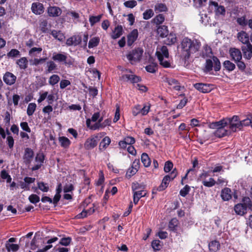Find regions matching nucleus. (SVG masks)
<instances>
[{"instance_id": "nucleus-23", "label": "nucleus", "mask_w": 252, "mask_h": 252, "mask_svg": "<svg viewBox=\"0 0 252 252\" xmlns=\"http://www.w3.org/2000/svg\"><path fill=\"white\" fill-rule=\"evenodd\" d=\"M221 197L223 201H228L232 197L231 190L228 188L222 189L221 191Z\"/></svg>"}, {"instance_id": "nucleus-13", "label": "nucleus", "mask_w": 252, "mask_h": 252, "mask_svg": "<svg viewBox=\"0 0 252 252\" xmlns=\"http://www.w3.org/2000/svg\"><path fill=\"white\" fill-rule=\"evenodd\" d=\"M229 53L232 59L235 62L242 60V53L239 49L235 48H231L229 49Z\"/></svg>"}, {"instance_id": "nucleus-21", "label": "nucleus", "mask_w": 252, "mask_h": 252, "mask_svg": "<svg viewBox=\"0 0 252 252\" xmlns=\"http://www.w3.org/2000/svg\"><path fill=\"white\" fill-rule=\"evenodd\" d=\"M123 33V27L121 25L117 26L113 31L111 37L113 39L120 37Z\"/></svg>"}, {"instance_id": "nucleus-50", "label": "nucleus", "mask_w": 252, "mask_h": 252, "mask_svg": "<svg viewBox=\"0 0 252 252\" xmlns=\"http://www.w3.org/2000/svg\"><path fill=\"white\" fill-rule=\"evenodd\" d=\"M243 205L246 206V208L251 209L252 203L251 199L249 197H244L242 200Z\"/></svg>"}, {"instance_id": "nucleus-14", "label": "nucleus", "mask_w": 252, "mask_h": 252, "mask_svg": "<svg viewBox=\"0 0 252 252\" xmlns=\"http://www.w3.org/2000/svg\"><path fill=\"white\" fill-rule=\"evenodd\" d=\"M138 36V32L137 29L132 30L127 35V44L129 46H131L136 40Z\"/></svg>"}, {"instance_id": "nucleus-22", "label": "nucleus", "mask_w": 252, "mask_h": 252, "mask_svg": "<svg viewBox=\"0 0 252 252\" xmlns=\"http://www.w3.org/2000/svg\"><path fill=\"white\" fill-rule=\"evenodd\" d=\"M166 82L168 84L170 87L176 91H180L181 86L179 83L175 79L173 78H166Z\"/></svg>"}, {"instance_id": "nucleus-4", "label": "nucleus", "mask_w": 252, "mask_h": 252, "mask_svg": "<svg viewBox=\"0 0 252 252\" xmlns=\"http://www.w3.org/2000/svg\"><path fill=\"white\" fill-rule=\"evenodd\" d=\"M143 50L141 48H137L130 51L127 55L126 58L131 63L139 61L142 56Z\"/></svg>"}, {"instance_id": "nucleus-64", "label": "nucleus", "mask_w": 252, "mask_h": 252, "mask_svg": "<svg viewBox=\"0 0 252 252\" xmlns=\"http://www.w3.org/2000/svg\"><path fill=\"white\" fill-rule=\"evenodd\" d=\"M173 164L171 161H167L165 163L164 170L165 172H169L173 168Z\"/></svg>"}, {"instance_id": "nucleus-11", "label": "nucleus", "mask_w": 252, "mask_h": 252, "mask_svg": "<svg viewBox=\"0 0 252 252\" xmlns=\"http://www.w3.org/2000/svg\"><path fill=\"white\" fill-rule=\"evenodd\" d=\"M241 49L244 57L247 60H250L252 57V44L250 42L245 46H242Z\"/></svg>"}, {"instance_id": "nucleus-43", "label": "nucleus", "mask_w": 252, "mask_h": 252, "mask_svg": "<svg viewBox=\"0 0 252 252\" xmlns=\"http://www.w3.org/2000/svg\"><path fill=\"white\" fill-rule=\"evenodd\" d=\"M5 247L8 252H9L10 251L13 252H17L19 249V246L18 245L14 244H11L8 243H6L5 244Z\"/></svg>"}, {"instance_id": "nucleus-25", "label": "nucleus", "mask_w": 252, "mask_h": 252, "mask_svg": "<svg viewBox=\"0 0 252 252\" xmlns=\"http://www.w3.org/2000/svg\"><path fill=\"white\" fill-rule=\"evenodd\" d=\"M16 63L21 69H26L28 66V61L26 57H22L17 60Z\"/></svg>"}, {"instance_id": "nucleus-36", "label": "nucleus", "mask_w": 252, "mask_h": 252, "mask_svg": "<svg viewBox=\"0 0 252 252\" xmlns=\"http://www.w3.org/2000/svg\"><path fill=\"white\" fill-rule=\"evenodd\" d=\"M220 246V243L217 241H213L209 244V250L212 252L217 251L219 249Z\"/></svg>"}, {"instance_id": "nucleus-16", "label": "nucleus", "mask_w": 252, "mask_h": 252, "mask_svg": "<svg viewBox=\"0 0 252 252\" xmlns=\"http://www.w3.org/2000/svg\"><path fill=\"white\" fill-rule=\"evenodd\" d=\"M171 181V180L170 179L169 175H166L163 177L161 184L157 188L153 189V192L155 190L156 191H161L164 190L167 187Z\"/></svg>"}, {"instance_id": "nucleus-10", "label": "nucleus", "mask_w": 252, "mask_h": 252, "mask_svg": "<svg viewBox=\"0 0 252 252\" xmlns=\"http://www.w3.org/2000/svg\"><path fill=\"white\" fill-rule=\"evenodd\" d=\"M209 6H214L215 7V12L216 15L224 16L225 14V7L222 5H219L218 3L216 1H210Z\"/></svg>"}, {"instance_id": "nucleus-31", "label": "nucleus", "mask_w": 252, "mask_h": 252, "mask_svg": "<svg viewBox=\"0 0 252 252\" xmlns=\"http://www.w3.org/2000/svg\"><path fill=\"white\" fill-rule=\"evenodd\" d=\"M42 51L41 47H33L29 51V55L31 57H36L38 56Z\"/></svg>"}, {"instance_id": "nucleus-17", "label": "nucleus", "mask_w": 252, "mask_h": 252, "mask_svg": "<svg viewBox=\"0 0 252 252\" xmlns=\"http://www.w3.org/2000/svg\"><path fill=\"white\" fill-rule=\"evenodd\" d=\"M31 9L32 12L36 15H40L44 12L43 5L40 2H33Z\"/></svg>"}, {"instance_id": "nucleus-51", "label": "nucleus", "mask_w": 252, "mask_h": 252, "mask_svg": "<svg viewBox=\"0 0 252 252\" xmlns=\"http://www.w3.org/2000/svg\"><path fill=\"white\" fill-rule=\"evenodd\" d=\"M213 60L207 59L205 63V71L207 72L211 71L213 69Z\"/></svg>"}, {"instance_id": "nucleus-2", "label": "nucleus", "mask_w": 252, "mask_h": 252, "mask_svg": "<svg viewBox=\"0 0 252 252\" xmlns=\"http://www.w3.org/2000/svg\"><path fill=\"white\" fill-rule=\"evenodd\" d=\"M52 59L53 61L63 63L65 65L70 66L74 63V60L70 56H67L66 53H54Z\"/></svg>"}, {"instance_id": "nucleus-20", "label": "nucleus", "mask_w": 252, "mask_h": 252, "mask_svg": "<svg viewBox=\"0 0 252 252\" xmlns=\"http://www.w3.org/2000/svg\"><path fill=\"white\" fill-rule=\"evenodd\" d=\"M158 58V55L163 58L167 59L169 57L168 50L166 46H163L159 48H158L156 53Z\"/></svg>"}, {"instance_id": "nucleus-59", "label": "nucleus", "mask_w": 252, "mask_h": 252, "mask_svg": "<svg viewBox=\"0 0 252 252\" xmlns=\"http://www.w3.org/2000/svg\"><path fill=\"white\" fill-rule=\"evenodd\" d=\"M158 60L159 62V63L164 67H169L170 65V63L166 60H164V58H161L159 55H158Z\"/></svg>"}, {"instance_id": "nucleus-35", "label": "nucleus", "mask_w": 252, "mask_h": 252, "mask_svg": "<svg viewBox=\"0 0 252 252\" xmlns=\"http://www.w3.org/2000/svg\"><path fill=\"white\" fill-rule=\"evenodd\" d=\"M221 126H226V122H225L224 119L218 122L211 123L209 124V126L211 128H216L217 129Z\"/></svg>"}, {"instance_id": "nucleus-61", "label": "nucleus", "mask_w": 252, "mask_h": 252, "mask_svg": "<svg viewBox=\"0 0 252 252\" xmlns=\"http://www.w3.org/2000/svg\"><path fill=\"white\" fill-rule=\"evenodd\" d=\"M150 109V104H145L142 108L141 107V114L142 116L146 115L149 112Z\"/></svg>"}, {"instance_id": "nucleus-55", "label": "nucleus", "mask_w": 252, "mask_h": 252, "mask_svg": "<svg viewBox=\"0 0 252 252\" xmlns=\"http://www.w3.org/2000/svg\"><path fill=\"white\" fill-rule=\"evenodd\" d=\"M29 200L32 203L36 204L40 201V198L37 195L32 194L29 196Z\"/></svg>"}, {"instance_id": "nucleus-3", "label": "nucleus", "mask_w": 252, "mask_h": 252, "mask_svg": "<svg viewBox=\"0 0 252 252\" xmlns=\"http://www.w3.org/2000/svg\"><path fill=\"white\" fill-rule=\"evenodd\" d=\"M226 122V126L229 125V130L235 132L237 129L240 130L242 128V124L239 117L237 116H234L231 118L224 119Z\"/></svg>"}, {"instance_id": "nucleus-52", "label": "nucleus", "mask_w": 252, "mask_h": 252, "mask_svg": "<svg viewBox=\"0 0 252 252\" xmlns=\"http://www.w3.org/2000/svg\"><path fill=\"white\" fill-rule=\"evenodd\" d=\"M212 60H213L214 62V67L215 70L216 71H219L221 67L220 63L219 60L215 56L213 57Z\"/></svg>"}, {"instance_id": "nucleus-1", "label": "nucleus", "mask_w": 252, "mask_h": 252, "mask_svg": "<svg viewBox=\"0 0 252 252\" xmlns=\"http://www.w3.org/2000/svg\"><path fill=\"white\" fill-rule=\"evenodd\" d=\"M201 44L196 39L191 40L188 37L184 38L181 44V56L185 61H187L191 54L198 52Z\"/></svg>"}, {"instance_id": "nucleus-32", "label": "nucleus", "mask_w": 252, "mask_h": 252, "mask_svg": "<svg viewBox=\"0 0 252 252\" xmlns=\"http://www.w3.org/2000/svg\"><path fill=\"white\" fill-rule=\"evenodd\" d=\"M111 140L108 136L105 137L99 144V149L104 150L110 144Z\"/></svg>"}, {"instance_id": "nucleus-29", "label": "nucleus", "mask_w": 252, "mask_h": 252, "mask_svg": "<svg viewBox=\"0 0 252 252\" xmlns=\"http://www.w3.org/2000/svg\"><path fill=\"white\" fill-rule=\"evenodd\" d=\"M223 66L228 72L232 71L236 68L235 64L229 60L223 62Z\"/></svg>"}, {"instance_id": "nucleus-41", "label": "nucleus", "mask_w": 252, "mask_h": 252, "mask_svg": "<svg viewBox=\"0 0 252 252\" xmlns=\"http://www.w3.org/2000/svg\"><path fill=\"white\" fill-rule=\"evenodd\" d=\"M103 15L100 14L98 16H90L89 17V22L92 26H94L95 23L100 21Z\"/></svg>"}, {"instance_id": "nucleus-7", "label": "nucleus", "mask_w": 252, "mask_h": 252, "mask_svg": "<svg viewBox=\"0 0 252 252\" xmlns=\"http://www.w3.org/2000/svg\"><path fill=\"white\" fill-rule=\"evenodd\" d=\"M34 157V152L33 150L30 148H27L25 149L24 154L23 156L24 162L27 165H29Z\"/></svg>"}, {"instance_id": "nucleus-24", "label": "nucleus", "mask_w": 252, "mask_h": 252, "mask_svg": "<svg viewBox=\"0 0 252 252\" xmlns=\"http://www.w3.org/2000/svg\"><path fill=\"white\" fill-rule=\"evenodd\" d=\"M247 208L242 203H239L234 206L235 213L239 215L243 216L247 213Z\"/></svg>"}, {"instance_id": "nucleus-18", "label": "nucleus", "mask_w": 252, "mask_h": 252, "mask_svg": "<svg viewBox=\"0 0 252 252\" xmlns=\"http://www.w3.org/2000/svg\"><path fill=\"white\" fill-rule=\"evenodd\" d=\"M227 126H221L214 132V135L218 137L221 138L224 137L229 133L230 131L226 129L225 127Z\"/></svg>"}, {"instance_id": "nucleus-27", "label": "nucleus", "mask_w": 252, "mask_h": 252, "mask_svg": "<svg viewBox=\"0 0 252 252\" xmlns=\"http://www.w3.org/2000/svg\"><path fill=\"white\" fill-rule=\"evenodd\" d=\"M59 141L61 146L63 148H68L71 144L70 140L64 136L59 137Z\"/></svg>"}, {"instance_id": "nucleus-40", "label": "nucleus", "mask_w": 252, "mask_h": 252, "mask_svg": "<svg viewBox=\"0 0 252 252\" xmlns=\"http://www.w3.org/2000/svg\"><path fill=\"white\" fill-rule=\"evenodd\" d=\"M60 80V78L59 75L57 74H53L51 75L49 78V84L51 86H54L57 84Z\"/></svg>"}, {"instance_id": "nucleus-19", "label": "nucleus", "mask_w": 252, "mask_h": 252, "mask_svg": "<svg viewBox=\"0 0 252 252\" xmlns=\"http://www.w3.org/2000/svg\"><path fill=\"white\" fill-rule=\"evenodd\" d=\"M237 38L240 42L244 44L250 43V37L248 34L245 31H242L239 32L237 34Z\"/></svg>"}, {"instance_id": "nucleus-53", "label": "nucleus", "mask_w": 252, "mask_h": 252, "mask_svg": "<svg viewBox=\"0 0 252 252\" xmlns=\"http://www.w3.org/2000/svg\"><path fill=\"white\" fill-rule=\"evenodd\" d=\"M137 4V3L136 0H131L125 1L124 3V5L127 8H133L136 6Z\"/></svg>"}, {"instance_id": "nucleus-38", "label": "nucleus", "mask_w": 252, "mask_h": 252, "mask_svg": "<svg viewBox=\"0 0 252 252\" xmlns=\"http://www.w3.org/2000/svg\"><path fill=\"white\" fill-rule=\"evenodd\" d=\"M141 161L145 167H149L151 164V160L146 153H143L141 155Z\"/></svg>"}, {"instance_id": "nucleus-46", "label": "nucleus", "mask_w": 252, "mask_h": 252, "mask_svg": "<svg viewBox=\"0 0 252 252\" xmlns=\"http://www.w3.org/2000/svg\"><path fill=\"white\" fill-rule=\"evenodd\" d=\"M202 183L204 186L210 188L214 186L216 184V182L213 178H210L209 181L204 180Z\"/></svg>"}, {"instance_id": "nucleus-15", "label": "nucleus", "mask_w": 252, "mask_h": 252, "mask_svg": "<svg viewBox=\"0 0 252 252\" xmlns=\"http://www.w3.org/2000/svg\"><path fill=\"white\" fill-rule=\"evenodd\" d=\"M47 12L49 16L56 17L59 16L62 12L60 8L57 6H49L47 9Z\"/></svg>"}, {"instance_id": "nucleus-39", "label": "nucleus", "mask_w": 252, "mask_h": 252, "mask_svg": "<svg viewBox=\"0 0 252 252\" xmlns=\"http://www.w3.org/2000/svg\"><path fill=\"white\" fill-rule=\"evenodd\" d=\"M178 224V220L176 218H173L169 222L168 228L170 230L175 231Z\"/></svg>"}, {"instance_id": "nucleus-49", "label": "nucleus", "mask_w": 252, "mask_h": 252, "mask_svg": "<svg viewBox=\"0 0 252 252\" xmlns=\"http://www.w3.org/2000/svg\"><path fill=\"white\" fill-rule=\"evenodd\" d=\"M152 247L155 251H159L162 248L160 241L158 240H153L152 242Z\"/></svg>"}, {"instance_id": "nucleus-45", "label": "nucleus", "mask_w": 252, "mask_h": 252, "mask_svg": "<svg viewBox=\"0 0 252 252\" xmlns=\"http://www.w3.org/2000/svg\"><path fill=\"white\" fill-rule=\"evenodd\" d=\"M164 20V16L162 14H159L153 19V21L156 25H159L162 24Z\"/></svg>"}, {"instance_id": "nucleus-12", "label": "nucleus", "mask_w": 252, "mask_h": 252, "mask_svg": "<svg viewBox=\"0 0 252 252\" xmlns=\"http://www.w3.org/2000/svg\"><path fill=\"white\" fill-rule=\"evenodd\" d=\"M82 41L81 37L80 35H73L67 39L66 44L68 46H74L79 45Z\"/></svg>"}, {"instance_id": "nucleus-58", "label": "nucleus", "mask_w": 252, "mask_h": 252, "mask_svg": "<svg viewBox=\"0 0 252 252\" xmlns=\"http://www.w3.org/2000/svg\"><path fill=\"white\" fill-rule=\"evenodd\" d=\"M71 241V238L70 237H66L61 239L59 244L64 246H67L69 245Z\"/></svg>"}, {"instance_id": "nucleus-42", "label": "nucleus", "mask_w": 252, "mask_h": 252, "mask_svg": "<svg viewBox=\"0 0 252 252\" xmlns=\"http://www.w3.org/2000/svg\"><path fill=\"white\" fill-rule=\"evenodd\" d=\"M21 55L20 52L17 49H12L7 54L8 58H17Z\"/></svg>"}, {"instance_id": "nucleus-48", "label": "nucleus", "mask_w": 252, "mask_h": 252, "mask_svg": "<svg viewBox=\"0 0 252 252\" xmlns=\"http://www.w3.org/2000/svg\"><path fill=\"white\" fill-rule=\"evenodd\" d=\"M147 71L154 73L156 72L157 70V65L156 63H152L145 67Z\"/></svg>"}, {"instance_id": "nucleus-8", "label": "nucleus", "mask_w": 252, "mask_h": 252, "mask_svg": "<svg viewBox=\"0 0 252 252\" xmlns=\"http://www.w3.org/2000/svg\"><path fill=\"white\" fill-rule=\"evenodd\" d=\"M44 158L45 156L42 153H37L34 159L36 164L31 168V170L35 171L40 169L44 163Z\"/></svg>"}, {"instance_id": "nucleus-54", "label": "nucleus", "mask_w": 252, "mask_h": 252, "mask_svg": "<svg viewBox=\"0 0 252 252\" xmlns=\"http://www.w3.org/2000/svg\"><path fill=\"white\" fill-rule=\"evenodd\" d=\"M154 14V13L152 9H148L146 10L143 14V19L145 20H148L153 17Z\"/></svg>"}, {"instance_id": "nucleus-57", "label": "nucleus", "mask_w": 252, "mask_h": 252, "mask_svg": "<svg viewBox=\"0 0 252 252\" xmlns=\"http://www.w3.org/2000/svg\"><path fill=\"white\" fill-rule=\"evenodd\" d=\"M137 171V169H136V168H134L133 167L129 168L126 173V177L127 178H130L132 176L135 174Z\"/></svg>"}, {"instance_id": "nucleus-33", "label": "nucleus", "mask_w": 252, "mask_h": 252, "mask_svg": "<svg viewBox=\"0 0 252 252\" xmlns=\"http://www.w3.org/2000/svg\"><path fill=\"white\" fill-rule=\"evenodd\" d=\"M48 22L46 20H40L39 24V28L40 30L43 33H46L48 31Z\"/></svg>"}, {"instance_id": "nucleus-5", "label": "nucleus", "mask_w": 252, "mask_h": 252, "mask_svg": "<svg viewBox=\"0 0 252 252\" xmlns=\"http://www.w3.org/2000/svg\"><path fill=\"white\" fill-rule=\"evenodd\" d=\"M105 133H100L96 135L92 136L87 139L85 143L84 147L86 150H91L94 148L97 144V140L101 136L104 135Z\"/></svg>"}, {"instance_id": "nucleus-37", "label": "nucleus", "mask_w": 252, "mask_h": 252, "mask_svg": "<svg viewBox=\"0 0 252 252\" xmlns=\"http://www.w3.org/2000/svg\"><path fill=\"white\" fill-rule=\"evenodd\" d=\"M100 39L98 37H94L91 38L88 44L89 48H93L96 47L99 43Z\"/></svg>"}, {"instance_id": "nucleus-9", "label": "nucleus", "mask_w": 252, "mask_h": 252, "mask_svg": "<svg viewBox=\"0 0 252 252\" xmlns=\"http://www.w3.org/2000/svg\"><path fill=\"white\" fill-rule=\"evenodd\" d=\"M16 79V76L10 72H6L3 76L4 82L9 86L13 85L15 83Z\"/></svg>"}, {"instance_id": "nucleus-62", "label": "nucleus", "mask_w": 252, "mask_h": 252, "mask_svg": "<svg viewBox=\"0 0 252 252\" xmlns=\"http://www.w3.org/2000/svg\"><path fill=\"white\" fill-rule=\"evenodd\" d=\"M47 60V58H34L33 60V62L32 63V65L37 66L40 64L42 63L43 62H45Z\"/></svg>"}, {"instance_id": "nucleus-6", "label": "nucleus", "mask_w": 252, "mask_h": 252, "mask_svg": "<svg viewBox=\"0 0 252 252\" xmlns=\"http://www.w3.org/2000/svg\"><path fill=\"white\" fill-rule=\"evenodd\" d=\"M194 87L202 93L210 92L213 89V86L210 84L196 83L193 85Z\"/></svg>"}, {"instance_id": "nucleus-34", "label": "nucleus", "mask_w": 252, "mask_h": 252, "mask_svg": "<svg viewBox=\"0 0 252 252\" xmlns=\"http://www.w3.org/2000/svg\"><path fill=\"white\" fill-rule=\"evenodd\" d=\"M47 71L49 73L57 69V65L53 61L50 60L46 63Z\"/></svg>"}, {"instance_id": "nucleus-47", "label": "nucleus", "mask_w": 252, "mask_h": 252, "mask_svg": "<svg viewBox=\"0 0 252 252\" xmlns=\"http://www.w3.org/2000/svg\"><path fill=\"white\" fill-rule=\"evenodd\" d=\"M94 209H93L92 210L91 209L88 210H84L81 213L77 215V218L78 219L84 218L85 217H86L88 216V215L92 214L93 213H94Z\"/></svg>"}, {"instance_id": "nucleus-60", "label": "nucleus", "mask_w": 252, "mask_h": 252, "mask_svg": "<svg viewBox=\"0 0 252 252\" xmlns=\"http://www.w3.org/2000/svg\"><path fill=\"white\" fill-rule=\"evenodd\" d=\"M190 190V187L188 185H186L184 188H183L180 191V194L183 196L185 197L189 192Z\"/></svg>"}, {"instance_id": "nucleus-28", "label": "nucleus", "mask_w": 252, "mask_h": 252, "mask_svg": "<svg viewBox=\"0 0 252 252\" xmlns=\"http://www.w3.org/2000/svg\"><path fill=\"white\" fill-rule=\"evenodd\" d=\"M166 37V38L164 40V43L168 45H171L173 44H174L177 40L176 36L174 34H168V35Z\"/></svg>"}, {"instance_id": "nucleus-44", "label": "nucleus", "mask_w": 252, "mask_h": 252, "mask_svg": "<svg viewBox=\"0 0 252 252\" xmlns=\"http://www.w3.org/2000/svg\"><path fill=\"white\" fill-rule=\"evenodd\" d=\"M36 105L34 103H30L28 106L27 113L29 116H32L34 112Z\"/></svg>"}, {"instance_id": "nucleus-30", "label": "nucleus", "mask_w": 252, "mask_h": 252, "mask_svg": "<svg viewBox=\"0 0 252 252\" xmlns=\"http://www.w3.org/2000/svg\"><path fill=\"white\" fill-rule=\"evenodd\" d=\"M51 34L55 39L60 41H63L65 37L63 34L60 31L52 30Z\"/></svg>"}, {"instance_id": "nucleus-56", "label": "nucleus", "mask_w": 252, "mask_h": 252, "mask_svg": "<svg viewBox=\"0 0 252 252\" xmlns=\"http://www.w3.org/2000/svg\"><path fill=\"white\" fill-rule=\"evenodd\" d=\"M38 188L39 189L43 192H47L49 190V187L47 184L41 182L37 184Z\"/></svg>"}, {"instance_id": "nucleus-63", "label": "nucleus", "mask_w": 252, "mask_h": 252, "mask_svg": "<svg viewBox=\"0 0 252 252\" xmlns=\"http://www.w3.org/2000/svg\"><path fill=\"white\" fill-rule=\"evenodd\" d=\"M155 9L159 12H164L167 10L166 5L163 3H159L155 6Z\"/></svg>"}, {"instance_id": "nucleus-26", "label": "nucleus", "mask_w": 252, "mask_h": 252, "mask_svg": "<svg viewBox=\"0 0 252 252\" xmlns=\"http://www.w3.org/2000/svg\"><path fill=\"white\" fill-rule=\"evenodd\" d=\"M158 34L161 37L167 36L168 34V30L167 26H160L157 28Z\"/></svg>"}]
</instances>
